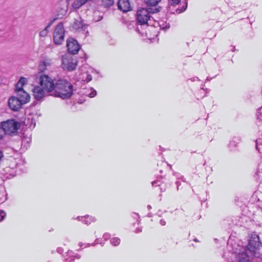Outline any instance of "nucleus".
<instances>
[{
    "mask_svg": "<svg viewBox=\"0 0 262 262\" xmlns=\"http://www.w3.org/2000/svg\"><path fill=\"white\" fill-rule=\"evenodd\" d=\"M73 91V86L69 81L59 79L56 80L54 91L51 93V96L67 99L72 96Z\"/></svg>",
    "mask_w": 262,
    "mask_h": 262,
    "instance_id": "nucleus-1",
    "label": "nucleus"
},
{
    "mask_svg": "<svg viewBox=\"0 0 262 262\" xmlns=\"http://www.w3.org/2000/svg\"><path fill=\"white\" fill-rule=\"evenodd\" d=\"M261 245L257 235H253L249 239L248 245L245 250V255L248 257H260L259 247Z\"/></svg>",
    "mask_w": 262,
    "mask_h": 262,
    "instance_id": "nucleus-2",
    "label": "nucleus"
},
{
    "mask_svg": "<svg viewBox=\"0 0 262 262\" xmlns=\"http://www.w3.org/2000/svg\"><path fill=\"white\" fill-rule=\"evenodd\" d=\"M161 8L160 7L156 8L147 7V9L142 8L138 10L136 14L138 23L141 25L147 24L150 17V13L159 12Z\"/></svg>",
    "mask_w": 262,
    "mask_h": 262,
    "instance_id": "nucleus-3",
    "label": "nucleus"
},
{
    "mask_svg": "<svg viewBox=\"0 0 262 262\" xmlns=\"http://www.w3.org/2000/svg\"><path fill=\"white\" fill-rule=\"evenodd\" d=\"M56 79H53L47 75H41L39 77V84L49 95L54 91Z\"/></svg>",
    "mask_w": 262,
    "mask_h": 262,
    "instance_id": "nucleus-4",
    "label": "nucleus"
},
{
    "mask_svg": "<svg viewBox=\"0 0 262 262\" xmlns=\"http://www.w3.org/2000/svg\"><path fill=\"white\" fill-rule=\"evenodd\" d=\"M2 126L6 134L13 136L20 128V124L14 119L8 120L1 123Z\"/></svg>",
    "mask_w": 262,
    "mask_h": 262,
    "instance_id": "nucleus-5",
    "label": "nucleus"
},
{
    "mask_svg": "<svg viewBox=\"0 0 262 262\" xmlns=\"http://www.w3.org/2000/svg\"><path fill=\"white\" fill-rule=\"evenodd\" d=\"M77 65V61L70 55H66L62 58V68L68 71L75 70Z\"/></svg>",
    "mask_w": 262,
    "mask_h": 262,
    "instance_id": "nucleus-6",
    "label": "nucleus"
},
{
    "mask_svg": "<svg viewBox=\"0 0 262 262\" xmlns=\"http://www.w3.org/2000/svg\"><path fill=\"white\" fill-rule=\"evenodd\" d=\"M64 29L62 23H59L55 28L54 33V41L56 45H61L64 40Z\"/></svg>",
    "mask_w": 262,
    "mask_h": 262,
    "instance_id": "nucleus-7",
    "label": "nucleus"
},
{
    "mask_svg": "<svg viewBox=\"0 0 262 262\" xmlns=\"http://www.w3.org/2000/svg\"><path fill=\"white\" fill-rule=\"evenodd\" d=\"M67 47L69 52L71 54H77L80 49V45L73 38H70L67 40Z\"/></svg>",
    "mask_w": 262,
    "mask_h": 262,
    "instance_id": "nucleus-8",
    "label": "nucleus"
},
{
    "mask_svg": "<svg viewBox=\"0 0 262 262\" xmlns=\"http://www.w3.org/2000/svg\"><path fill=\"white\" fill-rule=\"evenodd\" d=\"M71 28L73 30H79L84 31L87 27H88V25L84 23L83 20L80 16H77V18H75L74 19V21L73 23L71 25Z\"/></svg>",
    "mask_w": 262,
    "mask_h": 262,
    "instance_id": "nucleus-9",
    "label": "nucleus"
},
{
    "mask_svg": "<svg viewBox=\"0 0 262 262\" xmlns=\"http://www.w3.org/2000/svg\"><path fill=\"white\" fill-rule=\"evenodd\" d=\"M24 104L16 96H11L8 100L9 107L14 111H19Z\"/></svg>",
    "mask_w": 262,
    "mask_h": 262,
    "instance_id": "nucleus-10",
    "label": "nucleus"
},
{
    "mask_svg": "<svg viewBox=\"0 0 262 262\" xmlns=\"http://www.w3.org/2000/svg\"><path fill=\"white\" fill-rule=\"evenodd\" d=\"M45 91L41 86H37L34 87L32 90L34 98L36 100H41L44 97L46 96Z\"/></svg>",
    "mask_w": 262,
    "mask_h": 262,
    "instance_id": "nucleus-11",
    "label": "nucleus"
},
{
    "mask_svg": "<svg viewBox=\"0 0 262 262\" xmlns=\"http://www.w3.org/2000/svg\"><path fill=\"white\" fill-rule=\"evenodd\" d=\"M117 6L118 9L123 12H127L132 10L129 0H119Z\"/></svg>",
    "mask_w": 262,
    "mask_h": 262,
    "instance_id": "nucleus-12",
    "label": "nucleus"
},
{
    "mask_svg": "<svg viewBox=\"0 0 262 262\" xmlns=\"http://www.w3.org/2000/svg\"><path fill=\"white\" fill-rule=\"evenodd\" d=\"M19 91V92L16 93V97L24 104L28 103L30 99L29 94L24 90H20Z\"/></svg>",
    "mask_w": 262,
    "mask_h": 262,
    "instance_id": "nucleus-13",
    "label": "nucleus"
},
{
    "mask_svg": "<svg viewBox=\"0 0 262 262\" xmlns=\"http://www.w3.org/2000/svg\"><path fill=\"white\" fill-rule=\"evenodd\" d=\"M68 10V3L61 4L60 7L57 8L56 19L58 18H61L63 16L66 15Z\"/></svg>",
    "mask_w": 262,
    "mask_h": 262,
    "instance_id": "nucleus-14",
    "label": "nucleus"
},
{
    "mask_svg": "<svg viewBox=\"0 0 262 262\" xmlns=\"http://www.w3.org/2000/svg\"><path fill=\"white\" fill-rule=\"evenodd\" d=\"M27 79L24 77H21L17 83L15 84V93L19 92L20 90H24L23 87L26 84Z\"/></svg>",
    "mask_w": 262,
    "mask_h": 262,
    "instance_id": "nucleus-15",
    "label": "nucleus"
},
{
    "mask_svg": "<svg viewBox=\"0 0 262 262\" xmlns=\"http://www.w3.org/2000/svg\"><path fill=\"white\" fill-rule=\"evenodd\" d=\"M85 0H75L72 4V7L74 9L80 8L82 5L86 3Z\"/></svg>",
    "mask_w": 262,
    "mask_h": 262,
    "instance_id": "nucleus-16",
    "label": "nucleus"
},
{
    "mask_svg": "<svg viewBox=\"0 0 262 262\" xmlns=\"http://www.w3.org/2000/svg\"><path fill=\"white\" fill-rule=\"evenodd\" d=\"M50 65V63L48 61H41L38 66V70L40 72H43L48 66Z\"/></svg>",
    "mask_w": 262,
    "mask_h": 262,
    "instance_id": "nucleus-17",
    "label": "nucleus"
},
{
    "mask_svg": "<svg viewBox=\"0 0 262 262\" xmlns=\"http://www.w3.org/2000/svg\"><path fill=\"white\" fill-rule=\"evenodd\" d=\"M80 218L81 219H84L83 220H82V221L86 225H89L91 222H94L95 221V219L92 217V216H90L89 215H86L85 216H78L77 217V219L79 220H80Z\"/></svg>",
    "mask_w": 262,
    "mask_h": 262,
    "instance_id": "nucleus-18",
    "label": "nucleus"
},
{
    "mask_svg": "<svg viewBox=\"0 0 262 262\" xmlns=\"http://www.w3.org/2000/svg\"><path fill=\"white\" fill-rule=\"evenodd\" d=\"M161 0H144L147 7L156 8Z\"/></svg>",
    "mask_w": 262,
    "mask_h": 262,
    "instance_id": "nucleus-19",
    "label": "nucleus"
},
{
    "mask_svg": "<svg viewBox=\"0 0 262 262\" xmlns=\"http://www.w3.org/2000/svg\"><path fill=\"white\" fill-rule=\"evenodd\" d=\"M240 141V139L238 138L234 137L232 141L229 143V147L232 149L234 147H236L237 144Z\"/></svg>",
    "mask_w": 262,
    "mask_h": 262,
    "instance_id": "nucleus-20",
    "label": "nucleus"
},
{
    "mask_svg": "<svg viewBox=\"0 0 262 262\" xmlns=\"http://www.w3.org/2000/svg\"><path fill=\"white\" fill-rule=\"evenodd\" d=\"M253 257H248L245 255V252L243 253L239 256L238 262H250L249 258Z\"/></svg>",
    "mask_w": 262,
    "mask_h": 262,
    "instance_id": "nucleus-21",
    "label": "nucleus"
},
{
    "mask_svg": "<svg viewBox=\"0 0 262 262\" xmlns=\"http://www.w3.org/2000/svg\"><path fill=\"white\" fill-rule=\"evenodd\" d=\"M102 3L105 7H110L114 4V0H103Z\"/></svg>",
    "mask_w": 262,
    "mask_h": 262,
    "instance_id": "nucleus-22",
    "label": "nucleus"
},
{
    "mask_svg": "<svg viewBox=\"0 0 262 262\" xmlns=\"http://www.w3.org/2000/svg\"><path fill=\"white\" fill-rule=\"evenodd\" d=\"M110 242L113 246H117L120 244V239L118 237H114L110 239Z\"/></svg>",
    "mask_w": 262,
    "mask_h": 262,
    "instance_id": "nucleus-23",
    "label": "nucleus"
},
{
    "mask_svg": "<svg viewBox=\"0 0 262 262\" xmlns=\"http://www.w3.org/2000/svg\"><path fill=\"white\" fill-rule=\"evenodd\" d=\"M256 116L258 119L262 120V107L258 110Z\"/></svg>",
    "mask_w": 262,
    "mask_h": 262,
    "instance_id": "nucleus-24",
    "label": "nucleus"
},
{
    "mask_svg": "<svg viewBox=\"0 0 262 262\" xmlns=\"http://www.w3.org/2000/svg\"><path fill=\"white\" fill-rule=\"evenodd\" d=\"M6 212L2 210H0V222L2 221L6 217Z\"/></svg>",
    "mask_w": 262,
    "mask_h": 262,
    "instance_id": "nucleus-25",
    "label": "nucleus"
},
{
    "mask_svg": "<svg viewBox=\"0 0 262 262\" xmlns=\"http://www.w3.org/2000/svg\"><path fill=\"white\" fill-rule=\"evenodd\" d=\"M187 7V3L186 2L185 6H183V8L181 9H178L176 11L179 14L181 13L184 12L186 9Z\"/></svg>",
    "mask_w": 262,
    "mask_h": 262,
    "instance_id": "nucleus-26",
    "label": "nucleus"
},
{
    "mask_svg": "<svg viewBox=\"0 0 262 262\" xmlns=\"http://www.w3.org/2000/svg\"><path fill=\"white\" fill-rule=\"evenodd\" d=\"M5 135H6L5 132H4V130L3 129L2 125L0 126V140L2 139L4 136Z\"/></svg>",
    "mask_w": 262,
    "mask_h": 262,
    "instance_id": "nucleus-27",
    "label": "nucleus"
},
{
    "mask_svg": "<svg viewBox=\"0 0 262 262\" xmlns=\"http://www.w3.org/2000/svg\"><path fill=\"white\" fill-rule=\"evenodd\" d=\"M161 182L160 181L157 180L154 181L152 182V186H160L161 185Z\"/></svg>",
    "mask_w": 262,
    "mask_h": 262,
    "instance_id": "nucleus-28",
    "label": "nucleus"
},
{
    "mask_svg": "<svg viewBox=\"0 0 262 262\" xmlns=\"http://www.w3.org/2000/svg\"><path fill=\"white\" fill-rule=\"evenodd\" d=\"M169 3L171 5H174L178 4L180 2L181 0H169Z\"/></svg>",
    "mask_w": 262,
    "mask_h": 262,
    "instance_id": "nucleus-29",
    "label": "nucleus"
},
{
    "mask_svg": "<svg viewBox=\"0 0 262 262\" xmlns=\"http://www.w3.org/2000/svg\"><path fill=\"white\" fill-rule=\"evenodd\" d=\"M48 33V31H46V30H42L40 32V36H42V37H45L47 35V34Z\"/></svg>",
    "mask_w": 262,
    "mask_h": 262,
    "instance_id": "nucleus-30",
    "label": "nucleus"
},
{
    "mask_svg": "<svg viewBox=\"0 0 262 262\" xmlns=\"http://www.w3.org/2000/svg\"><path fill=\"white\" fill-rule=\"evenodd\" d=\"M96 94H97L96 91L95 90H93V91L91 93L88 94V95L90 97L93 98L96 95Z\"/></svg>",
    "mask_w": 262,
    "mask_h": 262,
    "instance_id": "nucleus-31",
    "label": "nucleus"
},
{
    "mask_svg": "<svg viewBox=\"0 0 262 262\" xmlns=\"http://www.w3.org/2000/svg\"><path fill=\"white\" fill-rule=\"evenodd\" d=\"M56 19V18H54L53 20L51 21L48 26L45 28L44 30L48 31V28L52 25L53 23Z\"/></svg>",
    "mask_w": 262,
    "mask_h": 262,
    "instance_id": "nucleus-32",
    "label": "nucleus"
},
{
    "mask_svg": "<svg viewBox=\"0 0 262 262\" xmlns=\"http://www.w3.org/2000/svg\"><path fill=\"white\" fill-rule=\"evenodd\" d=\"M4 156L3 152L2 151V150H0V162L4 158Z\"/></svg>",
    "mask_w": 262,
    "mask_h": 262,
    "instance_id": "nucleus-33",
    "label": "nucleus"
},
{
    "mask_svg": "<svg viewBox=\"0 0 262 262\" xmlns=\"http://www.w3.org/2000/svg\"><path fill=\"white\" fill-rule=\"evenodd\" d=\"M57 251L58 253L61 254L63 252V250L61 248H58L57 249Z\"/></svg>",
    "mask_w": 262,
    "mask_h": 262,
    "instance_id": "nucleus-34",
    "label": "nucleus"
},
{
    "mask_svg": "<svg viewBox=\"0 0 262 262\" xmlns=\"http://www.w3.org/2000/svg\"><path fill=\"white\" fill-rule=\"evenodd\" d=\"M92 76L91 75H88L86 80L87 81V82H89L92 80Z\"/></svg>",
    "mask_w": 262,
    "mask_h": 262,
    "instance_id": "nucleus-35",
    "label": "nucleus"
},
{
    "mask_svg": "<svg viewBox=\"0 0 262 262\" xmlns=\"http://www.w3.org/2000/svg\"><path fill=\"white\" fill-rule=\"evenodd\" d=\"M160 223L162 226H164L166 225V222L163 219L160 220Z\"/></svg>",
    "mask_w": 262,
    "mask_h": 262,
    "instance_id": "nucleus-36",
    "label": "nucleus"
},
{
    "mask_svg": "<svg viewBox=\"0 0 262 262\" xmlns=\"http://www.w3.org/2000/svg\"><path fill=\"white\" fill-rule=\"evenodd\" d=\"M141 232H142V228H141L138 227V228H136V229L135 230V232L136 233H140Z\"/></svg>",
    "mask_w": 262,
    "mask_h": 262,
    "instance_id": "nucleus-37",
    "label": "nucleus"
},
{
    "mask_svg": "<svg viewBox=\"0 0 262 262\" xmlns=\"http://www.w3.org/2000/svg\"><path fill=\"white\" fill-rule=\"evenodd\" d=\"M73 254H74V253H73V252L72 251H69L68 252V254L70 256H71V257H74V255H73Z\"/></svg>",
    "mask_w": 262,
    "mask_h": 262,
    "instance_id": "nucleus-38",
    "label": "nucleus"
},
{
    "mask_svg": "<svg viewBox=\"0 0 262 262\" xmlns=\"http://www.w3.org/2000/svg\"><path fill=\"white\" fill-rule=\"evenodd\" d=\"M176 184L177 186V190H178L179 189V187H180V182L179 181H177L176 182Z\"/></svg>",
    "mask_w": 262,
    "mask_h": 262,
    "instance_id": "nucleus-39",
    "label": "nucleus"
},
{
    "mask_svg": "<svg viewBox=\"0 0 262 262\" xmlns=\"http://www.w3.org/2000/svg\"><path fill=\"white\" fill-rule=\"evenodd\" d=\"M74 258H77V259H79L80 258V255H79V254H76L75 255H74V257H73Z\"/></svg>",
    "mask_w": 262,
    "mask_h": 262,
    "instance_id": "nucleus-40",
    "label": "nucleus"
},
{
    "mask_svg": "<svg viewBox=\"0 0 262 262\" xmlns=\"http://www.w3.org/2000/svg\"><path fill=\"white\" fill-rule=\"evenodd\" d=\"M169 27H170V25H168V26H167V25H166L165 27H163V28H162V29H163V30H166V29H169Z\"/></svg>",
    "mask_w": 262,
    "mask_h": 262,
    "instance_id": "nucleus-41",
    "label": "nucleus"
},
{
    "mask_svg": "<svg viewBox=\"0 0 262 262\" xmlns=\"http://www.w3.org/2000/svg\"><path fill=\"white\" fill-rule=\"evenodd\" d=\"M104 236V238H105V239H107V237H108L109 235H108V234H104V236Z\"/></svg>",
    "mask_w": 262,
    "mask_h": 262,
    "instance_id": "nucleus-42",
    "label": "nucleus"
},
{
    "mask_svg": "<svg viewBox=\"0 0 262 262\" xmlns=\"http://www.w3.org/2000/svg\"><path fill=\"white\" fill-rule=\"evenodd\" d=\"M83 244L81 243V242H80L78 244V245L80 246V247H82Z\"/></svg>",
    "mask_w": 262,
    "mask_h": 262,
    "instance_id": "nucleus-43",
    "label": "nucleus"
},
{
    "mask_svg": "<svg viewBox=\"0 0 262 262\" xmlns=\"http://www.w3.org/2000/svg\"><path fill=\"white\" fill-rule=\"evenodd\" d=\"M147 208H148V209H151V206H150V205H148L147 206Z\"/></svg>",
    "mask_w": 262,
    "mask_h": 262,
    "instance_id": "nucleus-44",
    "label": "nucleus"
},
{
    "mask_svg": "<svg viewBox=\"0 0 262 262\" xmlns=\"http://www.w3.org/2000/svg\"><path fill=\"white\" fill-rule=\"evenodd\" d=\"M193 241H194V242H199L198 239L197 238H194V239H193Z\"/></svg>",
    "mask_w": 262,
    "mask_h": 262,
    "instance_id": "nucleus-45",
    "label": "nucleus"
},
{
    "mask_svg": "<svg viewBox=\"0 0 262 262\" xmlns=\"http://www.w3.org/2000/svg\"><path fill=\"white\" fill-rule=\"evenodd\" d=\"M89 35V32L88 31H86V35L88 36Z\"/></svg>",
    "mask_w": 262,
    "mask_h": 262,
    "instance_id": "nucleus-46",
    "label": "nucleus"
},
{
    "mask_svg": "<svg viewBox=\"0 0 262 262\" xmlns=\"http://www.w3.org/2000/svg\"><path fill=\"white\" fill-rule=\"evenodd\" d=\"M160 172L161 173H162V170H161L160 171Z\"/></svg>",
    "mask_w": 262,
    "mask_h": 262,
    "instance_id": "nucleus-47",
    "label": "nucleus"
}]
</instances>
